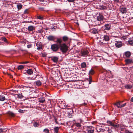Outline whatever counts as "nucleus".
Returning <instances> with one entry per match:
<instances>
[{
	"label": "nucleus",
	"mask_w": 133,
	"mask_h": 133,
	"mask_svg": "<svg viewBox=\"0 0 133 133\" xmlns=\"http://www.w3.org/2000/svg\"><path fill=\"white\" fill-rule=\"evenodd\" d=\"M60 50L63 52L65 53L68 50V47L65 43L60 44L59 45Z\"/></svg>",
	"instance_id": "obj_1"
},
{
	"label": "nucleus",
	"mask_w": 133,
	"mask_h": 133,
	"mask_svg": "<svg viewBox=\"0 0 133 133\" xmlns=\"http://www.w3.org/2000/svg\"><path fill=\"white\" fill-rule=\"evenodd\" d=\"M59 45L57 44H53L51 45V48L53 51H57L59 48Z\"/></svg>",
	"instance_id": "obj_2"
},
{
	"label": "nucleus",
	"mask_w": 133,
	"mask_h": 133,
	"mask_svg": "<svg viewBox=\"0 0 133 133\" xmlns=\"http://www.w3.org/2000/svg\"><path fill=\"white\" fill-rule=\"evenodd\" d=\"M94 130V128L92 126L87 127V131L88 133H93Z\"/></svg>",
	"instance_id": "obj_3"
},
{
	"label": "nucleus",
	"mask_w": 133,
	"mask_h": 133,
	"mask_svg": "<svg viewBox=\"0 0 133 133\" xmlns=\"http://www.w3.org/2000/svg\"><path fill=\"white\" fill-rule=\"evenodd\" d=\"M115 44L116 47L118 48H120L122 45V42L121 41H116Z\"/></svg>",
	"instance_id": "obj_4"
},
{
	"label": "nucleus",
	"mask_w": 133,
	"mask_h": 133,
	"mask_svg": "<svg viewBox=\"0 0 133 133\" xmlns=\"http://www.w3.org/2000/svg\"><path fill=\"white\" fill-rule=\"evenodd\" d=\"M107 123L110 125L113 126L115 128H118L119 127V125L118 124H115L113 123L110 121H107Z\"/></svg>",
	"instance_id": "obj_5"
},
{
	"label": "nucleus",
	"mask_w": 133,
	"mask_h": 133,
	"mask_svg": "<svg viewBox=\"0 0 133 133\" xmlns=\"http://www.w3.org/2000/svg\"><path fill=\"white\" fill-rule=\"evenodd\" d=\"M120 11L122 14L125 13L127 12V9L123 6L120 7Z\"/></svg>",
	"instance_id": "obj_6"
},
{
	"label": "nucleus",
	"mask_w": 133,
	"mask_h": 133,
	"mask_svg": "<svg viewBox=\"0 0 133 133\" xmlns=\"http://www.w3.org/2000/svg\"><path fill=\"white\" fill-rule=\"evenodd\" d=\"M89 31L91 33L94 34H96L98 33V29L95 28H93L89 30Z\"/></svg>",
	"instance_id": "obj_7"
},
{
	"label": "nucleus",
	"mask_w": 133,
	"mask_h": 133,
	"mask_svg": "<svg viewBox=\"0 0 133 133\" xmlns=\"http://www.w3.org/2000/svg\"><path fill=\"white\" fill-rule=\"evenodd\" d=\"M36 46H37V49L38 50H39L42 49V45L41 42H38L36 43Z\"/></svg>",
	"instance_id": "obj_8"
},
{
	"label": "nucleus",
	"mask_w": 133,
	"mask_h": 133,
	"mask_svg": "<svg viewBox=\"0 0 133 133\" xmlns=\"http://www.w3.org/2000/svg\"><path fill=\"white\" fill-rule=\"evenodd\" d=\"M104 18V17L102 15L99 14V15L97 17V19L98 21H101Z\"/></svg>",
	"instance_id": "obj_9"
},
{
	"label": "nucleus",
	"mask_w": 133,
	"mask_h": 133,
	"mask_svg": "<svg viewBox=\"0 0 133 133\" xmlns=\"http://www.w3.org/2000/svg\"><path fill=\"white\" fill-rule=\"evenodd\" d=\"M89 53V52L87 50H85L81 51V54H82L81 56H85V55H88Z\"/></svg>",
	"instance_id": "obj_10"
},
{
	"label": "nucleus",
	"mask_w": 133,
	"mask_h": 133,
	"mask_svg": "<svg viewBox=\"0 0 133 133\" xmlns=\"http://www.w3.org/2000/svg\"><path fill=\"white\" fill-rule=\"evenodd\" d=\"M131 53L129 51H127L124 52V55L127 58L131 56Z\"/></svg>",
	"instance_id": "obj_11"
},
{
	"label": "nucleus",
	"mask_w": 133,
	"mask_h": 133,
	"mask_svg": "<svg viewBox=\"0 0 133 133\" xmlns=\"http://www.w3.org/2000/svg\"><path fill=\"white\" fill-rule=\"evenodd\" d=\"M47 38L49 41H54L55 39V38L54 36L51 35L48 36Z\"/></svg>",
	"instance_id": "obj_12"
},
{
	"label": "nucleus",
	"mask_w": 133,
	"mask_h": 133,
	"mask_svg": "<svg viewBox=\"0 0 133 133\" xmlns=\"http://www.w3.org/2000/svg\"><path fill=\"white\" fill-rule=\"evenodd\" d=\"M125 62L126 64H129L133 63V60L130 59H128L125 60Z\"/></svg>",
	"instance_id": "obj_13"
},
{
	"label": "nucleus",
	"mask_w": 133,
	"mask_h": 133,
	"mask_svg": "<svg viewBox=\"0 0 133 133\" xmlns=\"http://www.w3.org/2000/svg\"><path fill=\"white\" fill-rule=\"evenodd\" d=\"M104 27L105 30H109L110 29L111 25L109 24H106L104 25Z\"/></svg>",
	"instance_id": "obj_14"
},
{
	"label": "nucleus",
	"mask_w": 133,
	"mask_h": 133,
	"mask_svg": "<svg viewBox=\"0 0 133 133\" xmlns=\"http://www.w3.org/2000/svg\"><path fill=\"white\" fill-rule=\"evenodd\" d=\"M123 102L120 101L119 102H117L116 103L114 104V105L117 106L118 108H121L122 107V105H121L120 103Z\"/></svg>",
	"instance_id": "obj_15"
},
{
	"label": "nucleus",
	"mask_w": 133,
	"mask_h": 133,
	"mask_svg": "<svg viewBox=\"0 0 133 133\" xmlns=\"http://www.w3.org/2000/svg\"><path fill=\"white\" fill-rule=\"evenodd\" d=\"M109 40V36L107 35H104L103 37V40L105 41H108Z\"/></svg>",
	"instance_id": "obj_16"
},
{
	"label": "nucleus",
	"mask_w": 133,
	"mask_h": 133,
	"mask_svg": "<svg viewBox=\"0 0 133 133\" xmlns=\"http://www.w3.org/2000/svg\"><path fill=\"white\" fill-rule=\"evenodd\" d=\"M34 83L36 84L35 85L37 86H39L41 85L42 84V83L39 80H38L37 81H36L34 82Z\"/></svg>",
	"instance_id": "obj_17"
},
{
	"label": "nucleus",
	"mask_w": 133,
	"mask_h": 133,
	"mask_svg": "<svg viewBox=\"0 0 133 133\" xmlns=\"http://www.w3.org/2000/svg\"><path fill=\"white\" fill-rule=\"evenodd\" d=\"M58 57H57L54 56L52 57V60L54 62H57L58 60Z\"/></svg>",
	"instance_id": "obj_18"
},
{
	"label": "nucleus",
	"mask_w": 133,
	"mask_h": 133,
	"mask_svg": "<svg viewBox=\"0 0 133 133\" xmlns=\"http://www.w3.org/2000/svg\"><path fill=\"white\" fill-rule=\"evenodd\" d=\"M7 114L10 117H14L15 116V114L12 112L9 111L7 112Z\"/></svg>",
	"instance_id": "obj_19"
},
{
	"label": "nucleus",
	"mask_w": 133,
	"mask_h": 133,
	"mask_svg": "<svg viewBox=\"0 0 133 133\" xmlns=\"http://www.w3.org/2000/svg\"><path fill=\"white\" fill-rule=\"evenodd\" d=\"M56 42L59 44H61V43L62 42V40L61 38H57V40Z\"/></svg>",
	"instance_id": "obj_20"
},
{
	"label": "nucleus",
	"mask_w": 133,
	"mask_h": 133,
	"mask_svg": "<svg viewBox=\"0 0 133 133\" xmlns=\"http://www.w3.org/2000/svg\"><path fill=\"white\" fill-rule=\"evenodd\" d=\"M34 28V26L32 25L29 26L28 28V30L29 31H32L33 30Z\"/></svg>",
	"instance_id": "obj_21"
},
{
	"label": "nucleus",
	"mask_w": 133,
	"mask_h": 133,
	"mask_svg": "<svg viewBox=\"0 0 133 133\" xmlns=\"http://www.w3.org/2000/svg\"><path fill=\"white\" fill-rule=\"evenodd\" d=\"M5 96L3 95H0V101H3L5 100Z\"/></svg>",
	"instance_id": "obj_22"
},
{
	"label": "nucleus",
	"mask_w": 133,
	"mask_h": 133,
	"mask_svg": "<svg viewBox=\"0 0 133 133\" xmlns=\"http://www.w3.org/2000/svg\"><path fill=\"white\" fill-rule=\"evenodd\" d=\"M26 72L28 74L31 75L33 73V71L32 69H28L26 71Z\"/></svg>",
	"instance_id": "obj_23"
},
{
	"label": "nucleus",
	"mask_w": 133,
	"mask_h": 133,
	"mask_svg": "<svg viewBox=\"0 0 133 133\" xmlns=\"http://www.w3.org/2000/svg\"><path fill=\"white\" fill-rule=\"evenodd\" d=\"M125 88L127 89H130L132 88V85L129 84H127L125 86Z\"/></svg>",
	"instance_id": "obj_24"
},
{
	"label": "nucleus",
	"mask_w": 133,
	"mask_h": 133,
	"mask_svg": "<svg viewBox=\"0 0 133 133\" xmlns=\"http://www.w3.org/2000/svg\"><path fill=\"white\" fill-rule=\"evenodd\" d=\"M45 101V99L43 97L39 98V102L41 103H43Z\"/></svg>",
	"instance_id": "obj_25"
},
{
	"label": "nucleus",
	"mask_w": 133,
	"mask_h": 133,
	"mask_svg": "<svg viewBox=\"0 0 133 133\" xmlns=\"http://www.w3.org/2000/svg\"><path fill=\"white\" fill-rule=\"evenodd\" d=\"M129 43L130 44H133V37L131 38H130L128 41Z\"/></svg>",
	"instance_id": "obj_26"
},
{
	"label": "nucleus",
	"mask_w": 133,
	"mask_h": 133,
	"mask_svg": "<svg viewBox=\"0 0 133 133\" xmlns=\"http://www.w3.org/2000/svg\"><path fill=\"white\" fill-rule=\"evenodd\" d=\"M96 130H97V132H101L103 131V132L104 131H105V130L103 128L102 129L101 128H96Z\"/></svg>",
	"instance_id": "obj_27"
},
{
	"label": "nucleus",
	"mask_w": 133,
	"mask_h": 133,
	"mask_svg": "<svg viewBox=\"0 0 133 133\" xmlns=\"http://www.w3.org/2000/svg\"><path fill=\"white\" fill-rule=\"evenodd\" d=\"M94 73V71L93 69H91L89 71V75H93Z\"/></svg>",
	"instance_id": "obj_28"
},
{
	"label": "nucleus",
	"mask_w": 133,
	"mask_h": 133,
	"mask_svg": "<svg viewBox=\"0 0 133 133\" xmlns=\"http://www.w3.org/2000/svg\"><path fill=\"white\" fill-rule=\"evenodd\" d=\"M100 9L101 10H104L106 9V7L105 6L102 5L100 6Z\"/></svg>",
	"instance_id": "obj_29"
},
{
	"label": "nucleus",
	"mask_w": 133,
	"mask_h": 133,
	"mask_svg": "<svg viewBox=\"0 0 133 133\" xmlns=\"http://www.w3.org/2000/svg\"><path fill=\"white\" fill-rule=\"evenodd\" d=\"M63 40L64 41H66L68 40V38L66 36H64L62 37Z\"/></svg>",
	"instance_id": "obj_30"
},
{
	"label": "nucleus",
	"mask_w": 133,
	"mask_h": 133,
	"mask_svg": "<svg viewBox=\"0 0 133 133\" xmlns=\"http://www.w3.org/2000/svg\"><path fill=\"white\" fill-rule=\"evenodd\" d=\"M1 39L3 41L5 42L6 43H8L7 40L6 38L5 37H2L1 38Z\"/></svg>",
	"instance_id": "obj_31"
},
{
	"label": "nucleus",
	"mask_w": 133,
	"mask_h": 133,
	"mask_svg": "<svg viewBox=\"0 0 133 133\" xmlns=\"http://www.w3.org/2000/svg\"><path fill=\"white\" fill-rule=\"evenodd\" d=\"M22 6V5L21 4H19L17 5V7L18 10H20L21 9Z\"/></svg>",
	"instance_id": "obj_32"
},
{
	"label": "nucleus",
	"mask_w": 133,
	"mask_h": 133,
	"mask_svg": "<svg viewBox=\"0 0 133 133\" xmlns=\"http://www.w3.org/2000/svg\"><path fill=\"white\" fill-rule=\"evenodd\" d=\"M33 126L35 127H38L39 126V123L35 122L33 123Z\"/></svg>",
	"instance_id": "obj_33"
},
{
	"label": "nucleus",
	"mask_w": 133,
	"mask_h": 133,
	"mask_svg": "<svg viewBox=\"0 0 133 133\" xmlns=\"http://www.w3.org/2000/svg\"><path fill=\"white\" fill-rule=\"evenodd\" d=\"M18 98H19L21 99L23 98V96L22 95V94H17Z\"/></svg>",
	"instance_id": "obj_34"
},
{
	"label": "nucleus",
	"mask_w": 133,
	"mask_h": 133,
	"mask_svg": "<svg viewBox=\"0 0 133 133\" xmlns=\"http://www.w3.org/2000/svg\"><path fill=\"white\" fill-rule=\"evenodd\" d=\"M86 66V64L85 62H83L82 63L81 65V67L82 68H85Z\"/></svg>",
	"instance_id": "obj_35"
},
{
	"label": "nucleus",
	"mask_w": 133,
	"mask_h": 133,
	"mask_svg": "<svg viewBox=\"0 0 133 133\" xmlns=\"http://www.w3.org/2000/svg\"><path fill=\"white\" fill-rule=\"evenodd\" d=\"M59 130V128L58 127H56L54 128V131L56 133H57Z\"/></svg>",
	"instance_id": "obj_36"
},
{
	"label": "nucleus",
	"mask_w": 133,
	"mask_h": 133,
	"mask_svg": "<svg viewBox=\"0 0 133 133\" xmlns=\"http://www.w3.org/2000/svg\"><path fill=\"white\" fill-rule=\"evenodd\" d=\"M24 68V66L22 65H20L18 66V70H21Z\"/></svg>",
	"instance_id": "obj_37"
},
{
	"label": "nucleus",
	"mask_w": 133,
	"mask_h": 133,
	"mask_svg": "<svg viewBox=\"0 0 133 133\" xmlns=\"http://www.w3.org/2000/svg\"><path fill=\"white\" fill-rule=\"evenodd\" d=\"M75 125L79 128L81 126L80 124L79 123H76L75 124Z\"/></svg>",
	"instance_id": "obj_38"
},
{
	"label": "nucleus",
	"mask_w": 133,
	"mask_h": 133,
	"mask_svg": "<svg viewBox=\"0 0 133 133\" xmlns=\"http://www.w3.org/2000/svg\"><path fill=\"white\" fill-rule=\"evenodd\" d=\"M73 115H72V114H71L69 112L68 114V117L70 118H72Z\"/></svg>",
	"instance_id": "obj_39"
},
{
	"label": "nucleus",
	"mask_w": 133,
	"mask_h": 133,
	"mask_svg": "<svg viewBox=\"0 0 133 133\" xmlns=\"http://www.w3.org/2000/svg\"><path fill=\"white\" fill-rule=\"evenodd\" d=\"M43 131L45 133H49V129H45L43 130Z\"/></svg>",
	"instance_id": "obj_40"
},
{
	"label": "nucleus",
	"mask_w": 133,
	"mask_h": 133,
	"mask_svg": "<svg viewBox=\"0 0 133 133\" xmlns=\"http://www.w3.org/2000/svg\"><path fill=\"white\" fill-rule=\"evenodd\" d=\"M92 78L90 76L89 77V84H91L92 82Z\"/></svg>",
	"instance_id": "obj_41"
},
{
	"label": "nucleus",
	"mask_w": 133,
	"mask_h": 133,
	"mask_svg": "<svg viewBox=\"0 0 133 133\" xmlns=\"http://www.w3.org/2000/svg\"><path fill=\"white\" fill-rule=\"evenodd\" d=\"M107 130L109 133H112V130H110L109 128H107Z\"/></svg>",
	"instance_id": "obj_42"
},
{
	"label": "nucleus",
	"mask_w": 133,
	"mask_h": 133,
	"mask_svg": "<svg viewBox=\"0 0 133 133\" xmlns=\"http://www.w3.org/2000/svg\"><path fill=\"white\" fill-rule=\"evenodd\" d=\"M87 101H86V102H84L83 103L81 104L82 105H85L87 104Z\"/></svg>",
	"instance_id": "obj_43"
},
{
	"label": "nucleus",
	"mask_w": 133,
	"mask_h": 133,
	"mask_svg": "<svg viewBox=\"0 0 133 133\" xmlns=\"http://www.w3.org/2000/svg\"><path fill=\"white\" fill-rule=\"evenodd\" d=\"M28 9H25L24 11V14H28Z\"/></svg>",
	"instance_id": "obj_44"
},
{
	"label": "nucleus",
	"mask_w": 133,
	"mask_h": 133,
	"mask_svg": "<svg viewBox=\"0 0 133 133\" xmlns=\"http://www.w3.org/2000/svg\"><path fill=\"white\" fill-rule=\"evenodd\" d=\"M37 18L40 19H42L43 17L40 16H37Z\"/></svg>",
	"instance_id": "obj_45"
},
{
	"label": "nucleus",
	"mask_w": 133,
	"mask_h": 133,
	"mask_svg": "<svg viewBox=\"0 0 133 133\" xmlns=\"http://www.w3.org/2000/svg\"><path fill=\"white\" fill-rule=\"evenodd\" d=\"M4 130V129L3 128L2 129V128H1L0 129V133L2 132Z\"/></svg>",
	"instance_id": "obj_46"
},
{
	"label": "nucleus",
	"mask_w": 133,
	"mask_h": 133,
	"mask_svg": "<svg viewBox=\"0 0 133 133\" xmlns=\"http://www.w3.org/2000/svg\"><path fill=\"white\" fill-rule=\"evenodd\" d=\"M18 111L20 113H22L23 112V110L21 109H19L18 110Z\"/></svg>",
	"instance_id": "obj_47"
},
{
	"label": "nucleus",
	"mask_w": 133,
	"mask_h": 133,
	"mask_svg": "<svg viewBox=\"0 0 133 133\" xmlns=\"http://www.w3.org/2000/svg\"><path fill=\"white\" fill-rule=\"evenodd\" d=\"M29 63V62H28V61H26V62H22L21 63V64H26V63Z\"/></svg>",
	"instance_id": "obj_48"
},
{
	"label": "nucleus",
	"mask_w": 133,
	"mask_h": 133,
	"mask_svg": "<svg viewBox=\"0 0 133 133\" xmlns=\"http://www.w3.org/2000/svg\"><path fill=\"white\" fill-rule=\"evenodd\" d=\"M32 46L31 45H27V47L28 48H30Z\"/></svg>",
	"instance_id": "obj_49"
},
{
	"label": "nucleus",
	"mask_w": 133,
	"mask_h": 133,
	"mask_svg": "<svg viewBox=\"0 0 133 133\" xmlns=\"http://www.w3.org/2000/svg\"><path fill=\"white\" fill-rule=\"evenodd\" d=\"M42 55L43 57H45L46 56V54H43Z\"/></svg>",
	"instance_id": "obj_50"
},
{
	"label": "nucleus",
	"mask_w": 133,
	"mask_h": 133,
	"mask_svg": "<svg viewBox=\"0 0 133 133\" xmlns=\"http://www.w3.org/2000/svg\"><path fill=\"white\" fill-rule=\"evenodd\" d=\"M69 2H73L75 0H67Z\"/></svg>",
	"instance_id": "obj_51"
},
{
	"label": "nucleus",
	"mask_w": 133,
	"mask_h": 133,
	"mask_svg": "<svg viewBox=\"0 0 133 133\" xmlns=\"http://www.w3.org/2000/svg\"><path fill=\"white\" fill-rule=\"evenodd\" d=\"M39 9L42 10H44V8L43 7H39Z\"/></svg>",
	"instance_id": "obj_52"
},
{
	"label": "nucleus",
	"mask_w": 133,
	"mask_h": 133,
	"mask_svg": "<svg viewBox=\"0 0 133 133\" xmlns=\"http://www.w3.org/2000/svg\"><path fill=\"white\" fill-rule=\"evenodd\" d=\"M115 2H116L118 3L119 2V0H114Z\"/></svg>",
	"instance_id": "obj_53"
},
{
	"label": "nucleus",
	"mask_w": 133,
	"mask_h": 133,
	"mask_svg": "<svg viewBox=\"0 0 133 133\" xmlns=\"http://www.w3.org/2000/svg\"><path fill=\"white\" fill-rule=\"evenodd\" d=\"M130 101L132 102H133V97H132L130 99Z\"/></svg>",
	"instance_id": "obj_54"
},
{
	"label": "nucleus",
	"mask_w": 133,
	"mask_h": 133,
	"mask_svg": "<svg viewBox=\"0 0 133 133\" xmlns=\"http://www.w3.org/2000/svg\"><path fill=\"white\" fill-rule=\"evenodd\" d=\"M126 104V103H125L124 104H123L122 105V107H123Z\"/></svg>",
	"instance_id": "obj_55"
},
{
	"label": "nucleus",
	"mask_w": 133,
	"mask_h": 133,
	"mask_svg": "<svg viewBox=\"0 0 133 133\" xmlns=\"http://www.w3.org/2000/svg\"><path fill=\"white\" fill-rule=\"evenodd\" d=\"M40 2H43L45 0H39Z\"/></svg>",
	"instance_id": "obj_56"
},
{
	"label": "nucleus",
	"mask_w": 133,
	"mask_h": 133,
	"mask_svg": "<svg viewBox=\"0 0 133 133\" xmlns=\"http://www.w3.org/2000/svg\"><path fill=\"white\" fill-rule=\"evenodd\" d=\"M31 101H32V103H34V102L35 101L34 100H31Z\"/></svg>",
	"instance_id": "obj_57"
},
{
	"label": "nucleus",
	"mask_w": 133,
	"mask_h": 133,
	"mask_svg": "<svg viewBox=\"0 0 133 133\" xmlns=\"http://www.w3.org/2000/svg\"><path fill=\"white\" fill-rule=\"evenodd\" d=\"M127 133H131V132H130L129 131H128L127 132Z\"/></svg>",
	"instance_id": "obj_58"
},
{
	"label": "nucleus",
	"mask_w": 133,
	"mask_h": 133,
	"mask_svg": "<svg viewBox=\"0 0 133 133\" xmlns=\"http://www.w3.org/2000/svg\"><path fill=\"white\" fill-rule=\"evenodd\" d=\"M1 44V42H0V45Z\"/></svg>",
	"instance_id": "obj_59"
},
{
	"label": "nucleus",
	"mask_w": 133,
	"mask_h": 133,
	"mask_svg": "<svg viewBox=\"0 0 133 133\" xmlns=\"http://www.w3.org/2000/svg\"><path fill=\"white\" fill-rule=\"evenodd\" d=\"M30 22H32V21H30Z\"/></svg>",
	"instance_id": "obj_60"
}]
</instances>
